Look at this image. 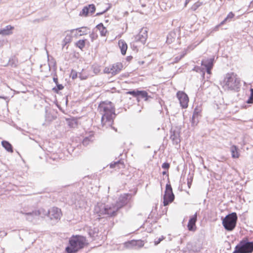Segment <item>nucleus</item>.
Wrapping results in <instances>:
<instances>
[{"mask_svg":"<svg viewBox=\"0 0 253 253\" xmlns=\"http://www.w3.org/2000/svg\"><path fill=\"white\" fill-rule=\"evenodd\" d=\"M232 157L233 158H238L239 157V154L238 152V148L235 145H233L230 148Z\"/></svg>","mask_w":253,"mask_h":253,"instance_id":"obj_28","label":"nucleus"},{"mask_svg":"<svg viewBox=\"0 0 253 253\" xmlns=\"http://www.w3.org/2000/svg\"><path fill=\"white\" fill-rule=\"evenodd\" d=\"M93 141L92 136H89V137H85L83 141V144L84 146H87L88 144Z\"/></svg>","mask_w":253,"mask_h":253,"instance_id":"obj_32","label":"nucleus"},{"mask_svg":"<svg viewBox=\"0 0 253 253\" xmlns=\"http://www.w3.org/2000/svg\"><path fill=\"white\" fill-rule=\"evenodd\" d=\"M174 200V195L172 192V189L171 185L169 182L166 184V190L164 196L163 204L164 206L169 205Z\"/></svg>","mask_w":253,"mask_h":253,"instance_id":"obj_9","label":"nucleus"},{"mask_svg":"<svg viewBox=\"0 0 253 253\" xmlns=\"http://www.w3.org/2000/svg\"><path fill=\"white\" fill-rule=\"evenodd\" d=\"M119 210L116 204L106 205L98 203L94 207V212L99 216L106 215L109 217L115 216Z\"/></svg>","mask_w":253,"mask_h":253,"instance_id":"obj_3","label":"nucleus"},{"mask_svg":"<svg viewBox=\"0 0 253 253\" xmlns=\"http://www.w3.org/2000/svg\"><path fill=\"white\" fill-rule=\"evenodd\" d=\"M96 29L98 30L100 32V35L101 36H105L107 32V30L106 28L104 26L102 23H100L98 24L96 27Z\"/></svg>","mask_w":253,"mask_h":253,"instance_id":"obj_24","label":"nucleus"},{"mask_svg":"<svg viewBox=\"0 0 253 253\" xmlns=\"http://www.w3.org/2000/svg\"><path fill=\"white\" fill-rule=\"evenodd\" d=\"M238 216L236 212H232L227 215L222 219V224L227 231H232L236 227Z\"/></svg>","mask_w":253,"mask_h":253,"instance_id":"obj_6","label":"nucleus"},{"mask_svg":"<svg viewBox=\"0 0 253 253\" xmlns=\"http://www.w3.org/2000/svg\"><path fill=\"white\" fill-rule=\"evenodd\" d=\"M222 25H220V23L218 25H216L213 29V30L215 31H217L218 30V29L219 28L220 26H222Z\"/></svg>","mask_w":253,"mask_h":253,"instance_id":"obj_46","label":"nucleus"},{"mask_svg":"<svg viewBox=\"0 0 253 253\" xmlns=\"http://www.w3.org/2000/svg\"><path fill=\"white\" fill-rule=\"evenodd\" d=\"M170 167V165L168 163H164L162 165V168L165 169H168Z\"/></svg>","mask_w":253,"mask_h":253,"instance_id":"obj_42","label":"nucleus"},{"mask_svg":"<svg viewBox=\"0 0 253 253\" xmlns=\"http://www.w3.org/2000/svg\"><path fill=\"white\" fill-rule=\"evenodd\" d=\"M199 251V250H196L195 251H196V252H198Z\"/></svg>","mask_w":253,"mask_h":253,"instance_id":"obj_56","label":"nucleus"},{"mask_svg":"<svg viewBox=\"0 0 253 253\" xmlns=\"http://www.w3.org/2000/svg\"><path fill=\"white\" fill-rule=\"evenodd\" d=\"M132 59V56H128L126 57V60L127 61H130Z\"/></svg>","mask_w":253,"mask_h":253,"instance_id":"obj_49","label":"nucleus"},{"mask_svg":"<svg viewBox=\"0 0 253 253\" xmlns=\"http://www.w3.org/2000/svg\"><path fill=\"white\" fill-rule=\"evenodd\" d=\"M89 37L91 39V42H93L95 40H96L98 36L96 34L94 33V32H92L91 34H89Z\"/></svg>","mask_w":253,"mask_h":253,"instance_id":"obj_39","label":"nucleus"},{"mask_svg":"<svg viewBox=\"0 0 253 253\" xmlns=\"http://www.w3.org/2000/svg\"><path fill=\"white\" fill-rule=\"evenodd\" d=\"M95 9L96 8L94 4H88V5L84 7L80 13V15L86 17L89 13L92 15L95 12Z\"/></svg>","mask_w":253,"mask_h":253,"instance_id":"obj_12","label":"nucleus"},{"mask_svg":"<svg viewBox=\"0 0 253 253\" xmlns=\"http://www.w3.org/2000/svg\"><path fill=\"white\" fill-rule=\"evenodd\" d=\"M193 70L195 71L198 73H201L203 76L205 75V69L204 68L199 66H196L194 68Z\"/></svg>","mask_w":253,"mask_h":253,"instance_id":"obj_34","label":"nucleus"},{"mask_svg":"<svg viewBox=\"0 0 253 253\" xmlns=\"http://www.w3.org/2000/svg\"><path fill=\"white\" fill-rule=\"evenodd\" d=\"M82 80H83V79H85L86 78H81Z\"/></svg>","mask_w":253,"mask_h":253,"instance_id":"obj_55","label":"nucleus"},{"mask_svg":"<svg viewBox=\"0 0 253 253\" xmlns=\"http://www.w3.org/2000/svg\"><path fill=\"white\" fill-rule=\"evenodd\" d=\"M247 102L249 104H252L253 103V97L250 96L249 98L247 100Z\"/></svg>","mask_w":253,"mask_h":253,"instance_id":"obj_44","label":"nucleus"},{"mask_svg":"<svg viewBox=\"0 0 253 253\" xmlns=\"http://www.w3.org/2000/svg\"><path fill=\"white\" fill-rule=\"evenodd\" d=\"M177 37L176 33L174 31H171L169 33L167 38V42L170 44L173 42Z\"/></svg>","mask_w":253,"mask_h":253,"instance_id":"obj_22","label":"nucleus"},{"mask_svg":"<svg viewBox=\"0 0 253 253\" xmlns=\"http://www.w3.org/2000/svg\"><path fill=\"white\" fill-rule=\"evenodd\" d=\"M104 73H111L113 75V71L111 67H106L104 70Z\"/></svg>","mask_w":253,"mask_h":253,"instance_id":"obj_41","label":"nucleus"},{"mask_svg":"<svg viewBox=\"0 0 253 253\" xmlns=\"http://www.w3.org/2000/svg\"><path fill=\"white\" fill-rule=\"evenodd\" d=\"M200 116L196 115V116H194V115H192V120H191V124L192 125L194 126H196L198 122H199V119Z\"/></svg>","mask_w":253,"mask_h":253,"instance_id":"obj_33","label":"nucleus"},{"mask_svg":"<svg viewBox=\"0 0 253 253\" xmlns=\"http://www.w3.org/2000/svg\"><path fill=\"white\" fill-rule=\"evenodd\" d=\"M107 10V9H106V10H105L104 11H103V12H102L97 13L96 14V16H99V15H101V14H103L104 13H105Z\"/></svg>","mask_w":253,"mask_h":253,"instance_id":"obj_47","label":"nucleus"},{"mask_svg":"<svg viewBox=\"0 0 253 253\" xmlns=\"http://www.w3.org/2000/svg\"><path fill=\"white\" fill-rule=\"evenodd\" d=\"M201 111H202V109H201V107H196L195 108V109H194L193 115H194V116H196V115L200 116V113H201Z\"/></svg>","mask_w":253,"mask_h":253,"instance_id":"obj_37","label":"nucleus"},{"mask_svg":"<svg viewBox=\"0 0 253 253\" xmlns=\"http://www.w3.org/2000/svg\"><path fill=\"white\" fill-rule=\"evenodd\" d=\"M190 0H186L185 3V6L186 5V4L189 2Z\"/></svg>","mask_w":253,"mask_h":253,"instance_id":"obj_53","label":"nucleus"},{"mask_svg":"<svg viewBox=\"0 0 253 253\" xmlns=\"http://www.w3.org/2000/svg\"><path fill=\"white\" fill-rule=\"evenodd\" d=\"M2 146L9 152H13V147L12 145L8 141L3 140L1 142Z\"/></svg>","mask_w":253,"mask_h":253,"instance_id":"obj_25","label":"nucleus"},{"mask_svg":"<svg viewBox=\"0 0 253 253\" xmlns=\"http://www.w3.org/2000/svg\"><path fill=\"white\" fill-rule=\"evenodd\" d=\"M162 174L163 175L167 174V171H163Z\"/></svg>","mask_w":253,"mask_h":253,"instance_id":"obj_54","label":"nucleus"},{"mask_svg":"<svg viewBox=\"0 0 253 253\" xmlns=\"http://www.w3.org/2000/svg\"><path fill=\"white\" fill-rule=\"evenodd\" d=\"M162 241V239L159 238L158 241H155V245H158L160 243V242Z\"/></svg>","mask_w":253,"mask_h":253,"instance_id":"obj_48","label":"nucleus"},{"mask_svg":"<svg viewBox=\"0 0 253 253\" xmlns=\"http://www.w3.org/2000/svg\"><path fill=\"white\" fill-rule=\"evenodd\" d=\"M98 110L102 114L101 124L102 126L107 127L111 126L113 122V118L116 116L115 109L110 101L102 102L98 106Z\"/></svg>","mask_w":253,"mask_h":253,"instance_id":"obj_1","label":"nucleus"},{"mask_svg":"<svg viewBox=\"0 0 253 253\" xmlns=\"http://www.w3.org/2000/svg\"><path fill=\"white\" fill-rule=\"evenodd\" d=\"M86 41V40H79L76 43L77 47L82 50L85 46Z\"/></svg>","mask_w":253,"mask_h":253,"instance_id":"obj_31","label":"nucleus"},{"mask_svg":"<svg viewBox=\"0 0 253 253\" xmlns=\"http://www.w3.org/2000/svg\"><path fill=\"white\" fill-rule=\"evenodd\" d=\"M85 242L86 239L84 236H73L69 239V245L66 248V252L67 253H76L84 247Z\"/></svg>","mask_w":253,"mask_h":253,"instance_id":"obj_4","label":"nucleus"},{"mask_svg":"<svg viewBox=\"0 0 253 253\" xmlns=\"http://www.w3.org/2000/svg\"><path fill=\"white\" fill-rule=\"evenodd\" d=\"M253 3V0L251 2V3Z\"/></svg>","mask_w":253,"mask_h":253,"instance_id":"obj_57","label":"nucleus"},{"mask_svg":"<svg viewBox=\"0 0 253 253\" xmlns=\"http://www.w3.org/2000/svg\"><path fill=\"white\" fill-rule=\"evenodd\" d=\"M111 67L112 69L113 75H116L121 72L123 68V65L122 63L117 62L113 64Z\"/></svg>","mask_w":253,"mask_h":253,"instance_id":"obj_20","label":"nucleus"},{"mask_svg":"<svg viewBox=\"0 0 253 253\" xmlns=\"http://www.w3.org/2000/svg\"><path fill=\"white\" fill-rule=\"evenodd\" d=\"M181 106L183 108H186L188 107L189 98L188 95L183 91H179L176 93Z\"/></svg>","mask_w":253,"mask_h":253,"instance_id":"obj_10","label":"nucleus"},{"mask_svg":"<svg viewBox=\"0 0 253 253\" xmlns=\"http://www.w3.org/2000/svg\"><path fill=\"white\" fill-rule=\"evenodd\" d=\"M45 20V18L41 17L40 18L35 19L32 21V23H37L43 22Z\"/></svg>","mask_w":253,"mask_h":253,"instance_id":"obj_40","label":"nucleus"},{"mask_svg":"<svg viewBox=\"0 0 253 253\" xmlns=\"http://www.w3.org/2000/svg\"><path fill=\"white\" fill-rule=\"evenodd\" d=\"M14 29L13 26L11 25H7L4 28L0 29V35L3 36H8L11 35L13 32L12 30Z\"/></svg>","mask_w":253,"mask_h":253,"instance_id":"obj_19","label":"nucleus"},{"mask_svg":"<svg viewBox=\"0 0 253 253\" xmlns=\"http://www.w3.org/2000/svg\"><path fill=\"white\" fill-rule=\"evenodd\" d=\"M253 3V0L251 2V3Z\"/></svg>","mask_w":253,"mask_h":253,"instance_id":"obj_58","label":"nucleus"},{"mask_svg":"<svg viewBox=\"0 0 253 253\" xmlns=\"http://www.w3.org/2000/svg\"><path fill=\"white\" fill-rule=\"evenodd\" d=\"M119 46L121 49V53L123 55H125L127 49V45L126 42L122 40H120L118 42Z\"/></svg>","mask_w":253,"mask_h":253,"instance_id":"obj_21","label":"nucleus"},{"mask_svg":"<svg viewBox=\"0 0 253 253\" xmlns=\"http://www.w3.org/2000/svg\"><path fill=\"white\" fill-rule=\"evenodd\" d=\"M56 86L53 88L52 90L56 93H58L59 90H62L64 88V86L59 84V83L56 84Z\"/></svg>","mask_w":253,"mask_h":253,"instance_id":"obj_35","label":"nucleus"},{"mask_svg":"<svg viewBox=\"0 0 253 253\" xmlns=\"http://www.w3.org/2000/svg\"><path fill=\"white\" fill-rule=\"evenodd\" d=\"M53 81L55 83V84H58V78L56 73H55L54 75V77L53 78Z\"/></svg>","mask_w":253,"mask_h":253,"instance_id":"obj_43","label":"nucleus"},{"mask_svg":"<svg viewBox=\"0 0 253 253\" xmlns=\"http://www.w3.org/2000/svg\"><path fill=\"white\" fill-rule=\"evenodd\" d=\"M18 64V61L16 57L13 56L9 59L8 64L11 67L15 68L17 66Z\"/></svg>","mask_w":253,"mask_h":253,"instance_id":"obj_27","label":"nucleus"},{"mask_svg":"<svg viewBox=\"0 0 253 253\" xmlns=\"http://www.w3.org/2000/svg\"><path fill=\"white\" fill-rule=\"evenodd\" d=\"M43 211H44V209L41 208L38 210L33 211L32 212H25L21 211V213L25 215L27 220L30 222H33L35 220L38 219L39 217L43 218Z\"/></svg>","mask_w":253,"mask_h":253,"instance_id":"obj_8","label":"nucleus"},{"mask_svg":"<svg viewBox=\"0 0 253 253\" xmlns=\"http://www.w3.org/2000/svg\"><path fill=\"white\" fill-rule=\"evenodd\" d=\"M197 220V212H196L193 215L190 217L187 227L189 231H194L196 230V222Z\"/></svg>","mask_w":253,"mask_h":253,"instance_id":"obj_17","label":"nucleus"},{"mask_svg":"<svg viewBox=\"0 0 253 253\" xmlns=\"http://www.w3.org/2000/svg\"><path fill=\"white\" fill-rule=\"evenodd\" d=\"M77 77V73L76 72H72V78L75 79Z\"/></svg>","mask_w":253,"mask_h":253,"instance_id":"obj_45","label":"nucleus"},{"mask_svg":"<svg viewBox=\"0 0 253 253\" xmlns=\"http://www.w3.org/2000/svg\"><path fill=\"white\" fill-rule=\"evenodd\" d=\"M138 92H139L138 90H137V89L136 90H132L127 91L126 92V94L131 95L133 97H135L136 96H138Z\"/></svg>","mask_w":253,"mask_h":253,"instance_id":"obj_36","label":"nucleus"},{"mask_svg":"<svg viewBox=\"0 0 253 253\" xmlns=\"http://www.w3.org/2000/svg\"><path fill=\"white\" fill-rule=\"evenodd\" d=\"M77 31H78L79 33H80V36L86 35L88 33V31L89 30V28L86 27H82L81 28H79L76 29Z\"/></svg>","mask_w":253,"mask_h":253,"instance_id":"obj_30","label":"nucleus"},{"mask_svg":"<svg viewBox=\"0 0 253 253\" xmlns=\"http://www.w3.org/2000/svg\"><path fill=\"white\" fill-rule=\"evenodd\" d=\"M191 184V182L189 181V178H188V187L190 188V185Z\"/></svg>","mask_w":253,"mask_h":253,"instance_id":"obj_51","label":"nucleus"},{"mask_svg":"<svg viewBox=\"0 0 253 253\" xmlns=\"http://www.w3.org/2000/svg\"><path fill=\"white\" fill-rule=\"evenodd\" d=\"M253 252V242L244 239L235 247L233 253H252Z\"/></svg>","mask_w":253,"mask_h":253,"instance_id":"obj_5","label":"nucleus"},{"mask_svg":"<svg viewBox=\"0 0 253 253\" xmlns=\"http://www.w3.org/2000/svg\"><path fill=\"white\" fill-rule=\"evenodd\" d=\"M144 245V242L142 240H131L126 243V247L128 248H134L135 249L141 248Z\"/></svg>","mask_w":253,"mask_h":253,"instance_id":"obj_16","label":"nucleus"},{"mask_svg":"<svg viewBox=\"0 0 253 253\" xmlns=\"http://www.w3.org/2000/svg\"><path fill=\"white\" fill-rule=\"evenodd\" d=\"M135 97H136V99H137V102H139L140 101V98L139 97V96H136Z\"/></svg>","mask_w":253,"mask_h":253,"instance_id":"obj_52","label":"nucleus"},{"mask_svg":"<svg viewBox=\"0 0 253 253\" xmlns=\"http://www.w3.org/2000/svg\"><path fill=\"white\" fill-rule=\"evenodd\" d=\"M124 162L120 160L119 161H117L116 162H114L113 163H111L110 164V168H118V169H120L121 168H123L124 167Z\"/></svg>","mask_w":253,"mask_h":253,"instance_id":"obj_23","label":"nucleus"},{"mask_svg":"<svg viewBox=\"0 0 253 253\" xmlns=\"http://www.w3.org/2000/svg\"><path fill=\"white\" fill-rule=\"evenodd\" d=\"M42 212H43V217L47 216L54 224L57 222L62 216L61 210L57 207H52L47 211L44 209V211Z\"/></svg>","mask_w":253,"mask_h":253,"instance_id":"obj_7","label":"nucleus"},{"mask_svg":"<svg viewBox=\"0 0 253 253\" xmlns=\"http://www.w3.org/2000/svg\"><path fill=\"white\" fill-rule=\"evenodd\" d=\"M1 0H0V2L1 1Z\"/></svg>","mask_w":253,"mask_h":253,"instance_id":"obj_60","label":"nucleus"},{"mask_svg":"<svg viewBox=\"0 0 253 253\" xmlns=\"http://www.w3.org/2000/svg\"><path fill=\"white\" fill-rule=\"evenodd\" d=\"M170 133V139L172 141L173 144L177 145L179 144L181 141L180 131L178 130L171 129Z\"/></svg>","mask_w":253,"mask_h":253,"instance_id":"obj_14","label":"nucleus"},{"mask_svg":"<svg viewBox=\"0 0 253 253\" xmlns=\"http://www.w3.org/2000/svg\"><path fill=\"white\" fill-rule=\"evenodd\" d=\"M138 96H139L140 98L144 99L145 101L148 100L149 98L150 97L145 90H139Z\"/></svg>","mask_w":253,"mask_h":253,"instance_id":"obj_29","label":"nucleus"},{"mask_svg":"<svg viewBox=\"0 0 253 253\" xmlns=\"http://www.w3.org/2000/svg\"><path fill=\"white\" fill-rule=\"evenodd\" d=\"M54 113V112L53 110L45 109V121L46 123H50L56 118V116Z\"/></svg>","mask_w":253,"mask_h":253,"instance_id":"obj_18","label":"nucleus"},{"mask_svg":"<svg viewBox=\"0 0 253 253\" xmlns=\"http://www.w3.org/2000/svg\"><path fill=\"white\" fill-rule=\"evenodd\" d=\"M185 55V53H183L180 56H177L174 58L173 63H177L180 61Z\"/></svg>","mask_w":253,"mask_h":253,"instance_id":"obj_38","label":"nucleus"},{"mask_svg":"<svg viewBox=\"0 0 253 253\" xmlns=\"http://www.w3.org/2000/svg\"><path fill=\"white\" fill-rule=\"evenodd\" d=\"M130 197V194H124L120 196L118 201L115 203L119 210L127 204L129 201L128 198Z\"/></svg>","mask_w":253,"mask_h":253,"instance_id":"obj_13","label":"nucleus"},{"mask_svg":"<svg viewBox=\"0 0 253 253\" xmlns=\"http://www.w3.org/2000/svg\"><path fill=\"white\" fill-rule=\"evenodd\" d=\"M235 14L232 12H229L226 17L220 22V25H224L226 23L231 22Z\"/></svg>","mask_w":253,"mask_h":253,"instance_id":"obj_26","label":"nucleus"},{"mask_svg":"<svg viewBox=\"0 0 253 253\" xmlns=\"http://www.w3.org/2000/svg\"><path fill=\"white\" fill-rule=\"evenodd\" d=\"M221 84L225 90L239 92L242 86L241 80L236 74L228 73L225 75Z\"/></svg>","mask_w":253,"mask_h":253,"instance_id":"obj_2","label":"nucleus"},{"mask_svg":"<svg viewBox=\"0 0 253 253\" xmlns=\"http://www.w3.org/2000/svg\"><path fill=\"white\" fill-rule=\"evenodd\" d=\"M147 38V30L146 28H142L139 34L135 37L134 41L136 42H140L144 44Z\"/></svg>","mask_w":253,"mask_h":253,"instance_id":"obj_11","label":"nucleus"},{"mask_svg":"<svg viewBox=\"0 0 253 253\" xmlns=\"http://www.w3.org/2000/svg\"><path fill=\"white\" fill-rule=\"evenodd\" d=\"M46 125L45 123L43 124V125Z\"/></svg>","mask_w":253,"mask_h":253,"instance_id":"obj_59","label":"nucleus"},{"mask_svg":"<svg viewBox=\"0 0 253 253\" xmlns=\"http://www.w3.org/2000/svg\"><path fill=\"white\" fill-rule=\"evenodd\" d=\"M250 96L253 97V88L251 89V95H250Z\"/></svg>","mask_w":253,"mask_h":253,"instance_id":"obj_50","label":"nucleus"},{"mask_svg":"<svg viewBox=\"0 0 253 253\" xmlns=\"http://www.w3.org/2000/svg\"><path fill=\"white\" fill-rule=\"evenodd\" d=\"M214 58L203 60L202 61L201 65L206 68V72L208 74H211V70L213 66Z\"/></svg>","mask_w":253,"mask_h":253,"instance_id":"obj_15","label":"nucleus"}]
</instances>
